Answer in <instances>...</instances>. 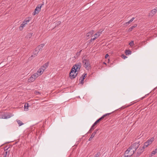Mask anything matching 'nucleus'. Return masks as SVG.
<instances>
[{"instance_id":"obj_1","label":"nucleus","mask_w":157,"mask_h":157,"mask_svg":"<svg viewBox=\"0 0 157 157\" xmlns=\"http://www.w3.org/2000/svg\"><path fill=\"white\" fill-rule=\"evenodd\" d=\"M110 113H106L103 116H102L101 117L99 118L98 119L97 121H96L93 124L92 126H91L90 129V130L89 132H91L92 130H93L94 129V126L97 124L102 119H103L105 117L108 116Z\"/></svg>"},{"instance_id":"obj_2","label":"nucleus","mask_w":157,"mask_h":157,"mask_svg":"<svg viewBox=\"0 0 157 157\" xmlns=\"http://www.w3.org/2000/svg\"><path fill=\"white\" fill-rule=\"evenodd\" d=\"M31 19V18L29 17L27 18L22 22L19 27V29L20 31L22 30L24 28L25 26V25L28 23Z\"/></svg>"},{"instance_id":"obj_3","label":"nucleus","mask_w":157,"mask_h":157,"mask_svg":"<svg viewBox=\"0 0 157 157\" xmlns=\"http://www.w3.org/2000/svg\"><path fill=\"white\" fill-rule=\"evenodd\" d=\"M144 151V147H142L140 146L138 149H137L135 151V154H134L135 157H138Z\"/></svg>"},{"instance_id":"obj_4","label":"nucleus","mask_w":157,"mask_h":157,"mask_svg":"<svg viewBox=\"0 0 157 157\" xmlns=\"http://www.w3.org/2000/svg\"><path fill=\"white\" fill-rule=\"evenodd\" d=\"M76 71L74 69L72 68L69 74V77L71 79H73L76 76L77 73H76Z\"/></svg>"},{"instance_id":"obj_5","label":"nucleus","mask_w":157,"mask_h":157,"mask_svg":"<svg viewBox=\"0 0 157 157\" xmlns=\"http://www.w3.org/2000/svg\"><path fill=\"white\" fill-rule=\"evenodd\" d=\"M37 77V75L34 73L33 75H32L30 77H29L28 78V82H33Z\"/></svg>"},{"instance_id":"obj_6","label":"nucleus","mask_w":157,"mask_h":157,"mask_svg":"<svg viewBox=\"0 0 157 157\" xmlns=\"http://www.w3.org/2000/svg\"><path fill=\"white\" fill-rule=\"evenodd\" d=\"M140 144L139 142H136L132 144L130 147L132 149V150L136 151L139 147Z\"/></svg>"},{"instance_id":"obj_7","label":"nucleus","mask_w":157,"mask_h":157,"mask_svg":"<svg viewBox=\"0 0 157 157\" xmlns=\"http://www.w3.org/2000/svg\"><path fill=\"white\" fill-rule=\"evenodd\" d=\"M43 5V4L40 5L39 4L36 7V9L35 10L34 12H33V14L35 15L36 14H38L40 12L41 9V8L42 6Z\"/></svg>"},{"instance_id":"obj_8","label":"nucleus","mask_w":157,"mask_h":157,"mask_svg":"<svg viewBox=\"0 0 157 157\" xmlns=\"http://www.w3.org/2000/svg\"><path fill=\"white\" fill-rule=\"evenodd\" d=\"M135 151L132 150V149L131 147H129L128 149L125 151V154H131V155H132L133 154H135Z\"/></svg>"},{"instance_id":"obj_9","label":"nucleus","mask_w":157,"mask_h":157,"mask_svg":"<svg viewBox=\"0 0 157 157\" xmlns=\"http://www.w3.org/2000/svg\"><path fill=\"white\" fill-rule=\"evenodd\" d=\"M83 63L84 67L86 68L90 67V63L89 60L87 59H83Z\"/></svg>"},{"instance_id":"obj_10","label":"nucleus","mask_w":157,"mask_h":157,"mask_svg":"<svg viewBox=\"0 0 157 157\" xmlns=\"http://www.w3.org/2000/svg\"><path fill=\"white\" fill-rule=\"evenodd\" d=\"M81 67V64L80 63H78L76 64L75 65H74L72 68H73V69H74L76 71H78L80 68Z\"/></svg>"},{"instance_id":"obj_11","label":"nucleus","mask_w":157,"mask_h":157,"mask_svg":"<svg viewBox=\"0 0 157 157\" xmlns=\"http://www.w3.org/2000/svg\"><path fill=\"white\" fill-rule=\"evenodd\" d=\"M44 44H41L40 45L37 46L35 49L36 51L37 52V53H38V52L41 51L44 47Z\"/></svg>"},{"instance_id":"obj_12","label":"nucleus","mask_w":157,"mask_h":157,"mask_svg":"<svg viewBox=\"0 0 157 157\" xmlns=\"http://www.w3.org/2000/svg\"><path fill=\"white\" fill-rule=\"evenodd\" d=\"M44 71L42 68H40L37 71V72L35 73L37 75V77L41 75L43 73Z\"/></svg>"},{"instance_id":"obj_13","label":"nucleus","mask_w":157,"mask_h":157,"mask_svg":"<svg viewBox=\"0 0 157 157\" xmlns=\"http://www.w3.org/2000/svg\"><path fill=\"white\" fill-rule=\"evenodd\" d=\"M102 31L100 32L99 31L97 33L95 34L94 37L93 38H91L90 40V42H92V41L95 40L96 38H98L100 36V34L101 33Z\"/></svg>"},{"instance_id":"obj_14","label":"nucleus","mask_w":157,"mask_h":157,"mask_svg":"<svg viewBox=\"0 0 157 157\" xmlns=\"http://www.w3.org/2000/svg\"><path fill=\"white\" fill-rule=\"evenodd\" d=\"M157 12V10L154 9L152 10L149 13V16L150 17H152Z\"/></svg>"},{"instance_id":"obj_15","label":"nucleus","mask_w":157,"mask_h":157,"mask_svg":"<svg viewBox=\"0 0 157 157\" xmlns=\"http://www.w3.org/2000/svg\"><path fill=\"white\" fill-rule=\"evenodd\" d=\"M98 131V129H96L94 131V132H93V133L92 134L90 137L89 138V141H90L92 140V138L97 133V132Z\"/></svg>"},{"instance_id":"obj_16","label":"nucleus","mask_w":157,"mask_h":157,"mask_svg":"<svg viewBox=\"0 0 157 157\" xmlns=\"http://www.w3.org/2000/svg\"><path fill=\"white\" fill-rule=\"evenodd\" d=\"M94 33V31L93 30H91L89 33H86V37H90L92 36V35Z\"/></svg>"},{"instance_id":"obj_17","label":"nucleus","mask_w":157,"mask_h":157,"mask_svg":"<svg viewBox=\"0 0 157 157\" xmlns=\"http://www.w3.org/2000/svg\"><path fill=\"white\" fill-rule=\"evenodd\" d=\"M3 157H8L9 152L7 151H5L3 153Z\"/></svg>"},{"instance_id":"obj_18","label":"nucleus","mask_w":157,"mask_h":157,"mask_svg":"<svg viewBox=\"0 0 157 157\" xmlns=\"http://www.w3.org/2000/svg\"><path fill=\"white\" fill-rule=\"evenodd\" d=\"M135 17H132V19H131L130 21L127 22H126L125 23V25H128L130 22H132L133 20L135 19Z\"/></svg>"},{"instance_id":"obj_19","label":"nucleus","mask_w":157,"mask_h":157,"mask_svg":"<svg viewBox=\"0 0 157 157\" xmlns=\"http://www.w3.org/2000/svg\"><path fill=\"white\" fill-rule=\"evenodd\" d=\"M137 26V25L136 24H135L134 25L132 26L128 29V31L129 32L131 31L134 29V28L136 27Z\"/></svg>"},{"instance_id":"obj_20","label":"nucleus","mask_w":157,"mask_h":157,"mask_svg":"<svg viewBox=\"0 0 157 157\" xmlns=\"http://www.w3.org/2000/svg\"><path fill=\"white\" fill-rule=\"evenodd\" d=\"M131 51L129 50H126L125 51V53L127 55H130L131 54Z\"/></svg>"},{"instance_id":"obj_21","label":"nucleus","mask_w":157,"mask_h":157,"mask_svg":"<svg viewBox=\"0 0 157 157\" xmlns=\"http://www.w3.org/2000/svg\"><path fill=\"white\" fill-rule=\"evenodd\" d=\"M29 107L28 104H25L24 106V110L25 111H28V110Z\"/></svg>"},{"instance_id":"obj_22","label":"nucleus","mask_w":157,"mask_h":157,"mask_svg":"<svg viewBox=\"0 0 157 157\" xmlns=\"http://www.w3.org/2000/svg\"><path fill=\"white\" fill-rule=\"evenodd\" d=\"M33 33H28L26 36V38H30L32 36Z\"/></svg>"},{"instance_id":"obj_23","label":"nucleus","mask_w":157,"mask_h":157,"mask_svg":"<svg viewBox=\"0 0 157 157\" xmlns=\"http://www.w3.org/2000/svg\"><path fill=\"white\" fill-rule=\"evenodd\" d=\"M37 54V53H35L34 54L32 55L29 58V60H32L33 59V58L35 57L36 56Z\"/></svg>"},{"instance_id":"obj_24","label":"nucleus","mask_w":157,"mask_h":157,"mask_svg":"<svg viewBox=\"0 0 157 157\" xmlns=\"http://www.w3.org/2000/svg\"><path fill=\"white\" fill-rule=\"evenodd\" d=\"M16 121L18 124H19V126H21L23 124V123L22 122V121H21L19 120H17Z\"/></svg>"},{"instance_id":"obj_25","label":"nucleus","mask_w":157,"mask_h":157,"mask_svg":"<svg viewBox=\"0 0 157 157\" xmlns=\"http://www.w3.org/2000/svg\"><path fill=\"white\" fill-rule=\"evenodd\" d=\"M86 74H83L82 75V76L80 78V80H84L85 78V77H86Z\"/></svg>"},{"instance_id":"obj_26","label":"nucleus","mask_w":157,"mask_h":157,"mask_svg":"<svg viewBox=\"0 0 157 157\" xmlns=\"http://www.w3.org/2000/svg\"><path fill=\"white\" fill-rule=\"evenodd\" d=\"M149 145V144H147V142H145L144 143V145L143 146L141 147H144V149L145 147H147Z\"/></svg>"},{"instance_id":"obj_27","label":"nucleus","mask_w":157,"mask_h":157,"mask_svg":"<svg viewBox=\"0 0 157 157\" xmlns=\"http://www.w3.org/2000/svg\"><path fill=\"white\" fill-rule=\"evenodd\" d=\"M124 155H125V156L124 157H130L132 155H131V154H125V152Z\"/></svg>"},{"instance_id":"obj_28","label":"nucleus","mask_w":157,"mask_h":157,"mask_svg":"<svg viewBox=\"0 0 157 157\" xmlns=\"http://www.w3.org/2000/svg\"><path fill=\"white\" fill-rule=\"evenodd\" d=\"M40 68H42L44 71L47 68V67L45 66V64L43 65Z\"/></svg>"},{"instance_id":"obj_29","label":"nucleus","mask_w":157,"mask_h":157,"mask_svg":"<svg viewBox=\"0 0 157 157\" xmlns=\"http://www.w3.org/2000/svg\"><path fill=\"white\" fill-rule=\"evenodd\" d=\"M129 45L131 46H133L134 45L133 41H131V42L129 43Z\"/></svg>"},{"instance_id":"obj_30","label":"nucleus","mask_w":157,"mask_h":157,"mask_svg":"<svg viewBox=\"0 0 157 157\" xmlns=\"http://www.w3.org/2000/svg\"><path fill=\"white\" fill-rule=\"evenodd\" d=\"M147 144L149 145L151 144L152 143V142L149 139H148L147 141Z\"/></svg>"},{"instance_id":"obj_31","label":"nucleus","mask_w":157,"mask_h":157,"mask_svg":"<svg viewBox=\"0 0 157 157\" xmlns=\"http://www.w3.org/2000/svg\"><path fill=\"white\" fill-rule=\"evenodd\" d=\"M147 144L149 145L151 144L152 143V142L149 139H148L147 141Z\"/></svg>"},{"instance_id":"obj_32","label":"nucleus","mask_w":157,"mask_h":157,"mask_svg":"<svg viewBox=\"0 0 157 157\" xmlns=\"http://www.w3.org/2000/svg\"><path fill=\"white\" fill-rule=\"evenodd\" d=\"M49 62H47L45 64V67H48V65H49Z\"/></svg>"},{"instance_id":"obj_33","label":"nucleus","mask_w":157,"mask_h":157,"mask_svg":"<svg viewBox=\"0 0 157 157\" xmlns=\"http://www.w3.org/2000/svg\"><path fill=\"white\" fill-rule=\"evenodd\" d=\"M121 57L124 59H125L126 58H127V57L124 54L121 55Z\"/></svg>"},{"instance_id":"obj_34","label":"nucleus","mask_w":157,"mask_h":157,"mask_svg":"<svg viewBox=\"0 0 157 157\" xmlns=\"http://www.w3.org/2000/svg\"><path fill=\"white\" fill-rule=\"evenodd\" d=\"M99 154H100L99 153H97V154H96L95 155L94 157H99Z\"/></svg>"},{"instance_id":"obj_35","label":"nucleus","mask_w":157,"mask_h":157,"mask_svg":"<svg viewBox=\"0 0 157 157\" xmlns=\"http://www.w3.org/2000/svg\"><path fill=\"white\" fill-rule=\"evenodd\" d=\"M81 51H82V50H80L79 52H77V53L76 55H77V56H78L80 55V53L81 52Z\"/></svg>"},{"instance_id":"obj_36","label":"nucleus","mask_w":157,"mask_h":157,"mask_svg":"<svg viewBox=\"0 0 157 157\" xmlns=\"http://www.w3.org/2000/svg\"><path fill=\"white\" fill-rule=\"evenodd\" d=\"M149 140L152 142L154 140V137H152L151 139H149Z\"/></svg>"},{"instance_id":"obj_37","label":"nucleus","mask_w":157,"mask_h":157,"mask_svg":"<svg viewBox=\"0 0 157 157\" xmlns=\"http://www.w3.org/2000/svg\"><path fill=\"white\" fill-rule=\"evenodd\" d=\"M156 153H157V152L156 151V150H155V151H153L152 152V154L153 155L155 154Z\"/></svg>"},{"instance_id":"obj_38","label":"nucleus","mask_w":157,"mask_h":157,"mask_svg":"<svg viewBox=\"0 0 157 157\" xmlns=\"http://www.w3.org/2000/svg\"><path fill=\"white\" fill-rule=\"evenodd\" d=\"M35 94L36 95H39V94H40V92H38V91H35Z\"/></svg>"},{"instance_id":"obj_39","label":"nucleus","mask_w":157,"mask_h":157,"mask_svg":"<svg viewBox=\"0 0 157 157\" xmlns=\"http://www.w3.org/2000/svg\"><path fill=\"white\" fill-rule=\"evenodd\" d=\"M10 117H6V116H3L2 117V118H4V119H7V118H9Z\"/></svg>"},{"instance_id":"obj_40","label":"nucleus","mask_w":157,"mask_h":157,"mask_svg":"<svg viewBox=\"0 0 157 157\" xmlns=\"http://www.w3.org/2000/svg\"><path fill=\"white\" fill-rule=\"evenodd\" d=\"M83 81H84V80H81L80 84H83Z\"/></svg>"},{"instance_id":"obj_41","label":"nucleus","mask_w":157,"mask_h":157,"mask_svg":"<svg viewBox=\"0 0 157 157\" xmlns=\"http://www.w3.org/2000/svg\"><path fill=\"white\" fill-rule=\"evenodd\" d=\"M136 102H134L133 103H132L130 105H128V106H126V107H129L130 106V105H132V104H134V103H136Z\"/></svg>"},{"instance_id":"obj_42","label":"nucleus","mask_w":157,"mask_h":157,"mask_svg":"<svg viewBox=\"0 0 157 157\" xmlns=\"http://www.w3.org/2000/svg\"><path fill=\"white\" fill-rule=\"evenodd\" d=\"M108 56L109 55L108 54H106L105 56V58L106 59Z\"/></svg>"},{"instance_id":"obj_43","label":"nucleus","mask_w":157,"mask_h":157,"mask_svg":"<svg viewBox=\"0 0 157 157\" xmlns=\"http://www.w3.org/2000/svg\"><path fill=\"white\" fill-rule=\"evenodd\" d=\"M58 25L60 24L61 23V22L60 21H58Z\"/></svg>"},{"instance_id":"obj_44","label":"nucleus","mask_w":157,"mask_h":157,"mask_svg":"<svg viewBox=\"0 0 157 157\" xmlns=\"http://www.w3.org/2000/svg\"><path fill=\"white\" fill-rule=\"evenodd\" d=\"M156 150V151L157 152V148L155 149Z\"/></svg>"},{"instance_id":"obj_45","label":"nucleus","mask_w":157,"mask_h":157,"mask_svg":"<svg viewBox=\"0 0 157 157\" xmlns=\"http://www.w3.org/2000/svg\"><path fill=\"white\" fill-rule=\"evenodd\" d=\"M104 63V64H106V63Z\"/></svg>"}]
</instances>
